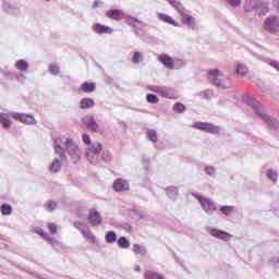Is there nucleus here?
I'll list each match as a JSON object with an SVG mask.
<instances>
[{"instance_id": "44", "label": "nucleus", "mask_w": 279, "mask_h": 279, "mask_svg": "<svg viewBox=\"0 0 279 279\" xmlns=\"http://www.w3.org/2000/svg\"><path fill=\"white\" fill-rule=\"evenodd\" d=\"M102 159L106 160V162H109V160H112V154H110L108 150L104 151Z\"/></svg>"}, {"instance_id": "13", "label": "nucleus", "mask_w": 279, "mask_h": 279, "mask_svg": "<svg viewBox=\"0 0 279 279\" xmlns=\"http://www.w3.org/2000/svg\"><path fill=\"white\" fill-rule=\"evenodd\" d=\"M88 221L93 226H101V215L96 209H90Z\"/></svg>"}, {"instance_id": "12", "label": "nucleus", "mask_w": 279, "mask_h": 279, "mask_svg": "<svg viewBox=\"0 0 279 279\" xmlns=\"http://www.w3.org/2000/svg\"><path fill=\"white\" fill-rule=\"evenodd\" d=\"M159 62H161V64H163L166 69H170V70L175 69L174 66L175 61L173 60V58L169 57V54H160Z\"/></svg>"}, {"instance_id": "22", "label": "nucleus", "mask_w": 279, "mask_h": 279, "mask_svg": "<svg viewBox=\"0 0 279 279\" xmlns=\"http://www.w3.org/2000/svg\"><path fill=\"white\" fill-rule=\"evenodd\" d=\"M36 234H39V236H41V239H45V241H48V243H56V239L53 238H49V235L47 234V232H45V230L37 228L35 230Z\"/></svg>"}, {"instance_id": "50", "label": "nucleus", "mask_w": 279, "mask_h": 279, "mask_svg": "<svg viewBox=\"0 0 279 279\" xmlns=\"http://www.w3.org/2000/svg\"><path fill=\"white\" fill-rule=\"evenodd\" d=\"M95 7L97 8V2H95Z\"/></svg>"}, {"instance_id": "21", "label": "nucleus", "mask_w": 279, "mask_h": 279, "mask_svg": "<svg viewBox=\"0 0 279 279\" xmlns=\"http://www.w3.org/2000/svg\"><path fill=\"white\" fill-rule=\"evenodd\" d=\"M95 88H97V84L85 82L81 85V90L83 93H94Z\"/></svg>"}, {"instance_id": "39", "label": "nucleus", "mask_w": 279, "mask_h": 279, "mask_svg": "<svg viewBox=\"0 0 279 279\" xmlns=\"http://www.w3.org/2000/svg\"><path fill=\"white\" fill-rule=\"evenodd\" d=\"M146 101H148V104H158L159 99H158V96L154 94H148L146 96Z\"/></svg>"}, {"instance_id": "41", "label": "nucleus", "mask_w": 279, "mask_h": 279, "mask_svg": "<svg viewBox=\"0 0 279 279\" xmlns=\"http://www.w3.org/2000/svg\"><path fill=\"white\" fill-rule=\"evenodd\" d=\"M173 110H174V112H184V110H186V107L181 102H177L173 106Z\"/></svg>"}, {"instance_id": "26", "label": "nucleus", "mask_w": 279, "mask_h": 279, "mask_svg": "<svg viewBox=\"0 0 279 279\" xmlns=\"http://www.w3.org/2000/svg\"><path fill=\"white\" fill-rule=\"evenodd\" d=\"M28 66L29 65L27 64V61L23 59L16 61L15 63V68L17 69V71H27Z\"/></svg>"}, {"instance_id": "29", "label": "nucleus", "mask_w": 279, "mask_h": 279, "mask_svg": "<svg viewBox=\"0 0 279 279\" xmlns=\"http://www.w3.org/2000/svg\"><path fill=\"white\" fill-rule=\"evenodd\" d=\"M220 213H222V215H225L226 217H230V215L234 213V206H222L220 208Z\"/></svg>"}, {"instance_id": "8", "label": "nucleus", "mask_w": 279, "mask_h": 279, "mask_svg": "<svg viewBox=\"0 0 279 279\" xmlns=\"http://www.w3.org/2000/svg\"><path fill=\"white\" fill-rule=\"evenodd\" d=\"M196 199H198L201 206H203L206 213L211 214L215 213V210H217V207H215V204H213L210 199L204 198L203 196H196Z\"/></svg>"}, {"instance_id": "48", "label": "nucleus", "mask_w": 279, "mask_h": 279, "mask_svg": "<svg viewBox=\"0 0 279 279\" xmlns=\"http://www.w3.org/2000/svg\"><path fill=\"white\" fill-rule=\"evenodd\" d=\"M54 150L57 151V154H64V149L62 148V146H60V144H57L54 146Z\"/></svg>"}, {"instance_id": "10", "label": "nucleus", "mask_w": 279, "mask_h": 279, "mask_svg": "<svg viewBox=\"0 0 279 279\" xmlns=\"http://www.w3.org/2000/svg\"><path fill=\"white\" fill-rule=\"evenodd\" d=\"M113 189L114 191H117V193H121L123 191H130V184L128 183V181L123 179H117L113 182Z\"/></svg>"}, {"instance_id": "35", "label": "nucleus", "mask_w": 279, "mask_h": 279, "mask_svg": "<svg viewBox=\"0 0 279 279\" xmlns=\"http://www.w3.org/2000/svg\"><path fill=\"white\" fill-rule=\"evenodd\" d=\"M147 137L149 138V141H151V143H158V134L156 133V131L149 130L147 132Z\"/></svg>"}, {"instance_id": "18", "label": "nucleus", "mask_w": 279, "mask_h": 279, "mask_svg": "<svg viewBox=\"0 0 279 279\" xmlns=\"http://www.w3.org/2000/svg\"><path fill=\"white\" fill-rule=\"evenodd\" d=\"M95 107V100L93 98H83L80 102L81 110H88V108Z\"/></svg>"}, {"instance_id": "46", "label": "nucleus", "mask_w": 279, "mask_h": 279, "mask_svg": "<svg viewBox=\"0 0 279 279\" xmlns=\"http://www.w3.org/2000/svg\"><path fill=\"white\" fill-rule=\"evenodd\" d=\"M230 5L236 8V5H241V0H227Z\"/></svg>"}, {"instance_id": "15", "label": "nucleus", "mask_w": 279, "mask_h": 279, "mask_svg": "<svg viewBox=\"0 0 279 279\" xmlns=\"http://www.w3.org/2000/svg\"><path fill=\"white\" fill-rule=\"evenodd\" d=\"M158 19L163 23H168V25H173V27H180V23L175 21L173 17H171V15L159 13Z\"/></svg>"}, {"instance_id": "40", "label": "nucleus", "mask_w": 279, "mask_h": 279, "mask_svg": "<svg viewBox=\"0 0 279 279\" xmlns=\"http://www.w3.org/2000/svg\"><path fill=\"white\" fill-rule=\"evenodd\" d=\"M50 234H58V226L53 222L47 225Z\"/></svg>"}, {"instance_id": "38", "label": "nucleus", "mask_w": 279, "mask_h": 279, "mask_svg": "<svg viewBox=\"0 0 279 279\" xmlns=\"http://www.w3.org/2000/svg\"><path fill=\"white\" fill-rule=\"evenodd\" d=\"M267 178L271 180V182H278V173H276L274 170L267 171Z\"/></svg>"}, {"instance_id": "3", "label": "nucleus", "mask_w": 279, "mask_h": 279, "mask_svg": "<svg viewBox=\"0 0 279 279\" xmlns=\"http://www.w3.org/2000/svg\"><path fill=\"white\" fill-rule=\"evenodd\" d=\"M244 8L246 12H252V10H259L258 14H267V12H269V9H267L265 4H258V0H246Z\"/></svg>"}, {"instance_id": "17", "label": "nucleus", "mask_w": 279, "mask_h": 279, "mask_svg": "<svg viewBox=\"0 0 279 279\" xmlns=\"http://www.w3.org/2000/svg\"><path fill=\"white\" fill-rule=\"evenodd\" d=\"M0 123H2V128H4V130H10V128L12 126V120H10V114L0 113Z\"/></svg>"}, {"instance_id": "27", "label": "nucleus", "mask_w": 279, "mask_h": 279, "mask_svg": "<svg viewBox=\"0 0 279 279\" xmlns=\"http://www.w3.org/2000/svg\"><path fill=\"white\" fill-rule=\"evenodd\" d=\"M145 279H165L162 276H160L158 272H154L151 270H148L144 274Z\"/></svg>"}, {"instance_id": "23", "label": "nucleus", "mask_w": 279, "mask_h": 279, "mask_svg": "<svg viewBox=\"0 0 279 279\" xmlns=\"http://www.w3.org/2000/svg\"><path fill=\"white\" fill-rule=\"evenodd\" d=\"M133 252L136 255L141 254L142 256H145V254H147V247H145L141 244H134L133 245Z\"/></svg>"}, {"instance_id": "37", "label": "nucleus", "mask_w": 279, "mask_h": 279, "mask_svg": "<svg viewBox=\"0 0 279 279\" xmlns=\"http://www.w3.org/2000/svg\"><path fill=\"white\" fill-rule=\"evenodd\" d=\"M106 241L108 243H114L117 241V233L114 231H109L106 234Z\"/></svg>"}, {"instance_id": "51", "label": "nucleus", "mask_w": 279, "mask_h": 279, "mask_svg": "<svg viewBox=\"0 0 279 279\" xmlns=\"http://www.w3.org/2000/svg\"><path fill=\"white\" fill-rule=\"evenodd\" d=\"M46 1H51V0H46Z\"/></svg>"}, {"instance_id": "49", "label": "nucleus", "mask_w": 279, "mask_h": 279, "mask_svg": "<svg viewBox=\"0 0 279 279\" xmlns=\"http://www.w3.org/2000/svg\"><path fill=\"white\" fill-rule=\"evenodd\" d=\"M135 271H141V266H135Z\"/></svg>"}, {"instance_id": "34", "label": "nucleus", "mask_w": 279, "mask_h": 279, "mask_svg": "<svg viewBox=\"0 0 279 279\" xmlns=\"http://www.w3.org/2000/svg\"><path fill=\"white\" fill-rule=\"evenodd\" d=\"M58 208V205L53 203L52 201H48L45 204V209L48 210V213H53Z\"/></svg>"}, {"instance_id": "19", "label": "nucleus", "mask_w": 279, "mask_h": 279, "mask_svg": "<svg viewBox=\"0 0 279 279\" xmlns=\"http://www.w3.org/2000/svg\"><path fill=\"white\" fill-rule=\"evenodd\" d=\"M102 150H104V145L101 143L93 144L87 149V156H90V154H94V155L101 154Z\"/></svg>"}, {"instance_id": "2", "label": "nucleus", "mask_w": 279, "mask_h": 279, "mask_svg": "<svg viewBox=\"0 0 279 279\" xmlns=\"http://www.w3.org/2000/svg\"><path fill=\"white\" fill-rule=\"evenodd\" d=\"M65 147L72 158V162H77V160H80V156H82V150H80L77 144L73 143V140L68 138Z\"/></svg>"}, {"instance_id": "42", "label": "nucleus", "mask_w": 279, "mask_h": 279, "mask_svg": "<svg viewBox=\"0 0 279 279\" xmlns=\"http://www.w3.org/2000/svg\"><path fill=\"white\" fill-rule=\"evenodd\" d=\"M141 60H143V54H141V52L136 51L133 54V62L134 64H138V62H141Z\"/></svg>"}, {"instance_id": "24", "label": "nucleus", "mask_w": 279, "mask_h": 279, "mask_svg": "<svg viewBox=\"0 0 279 279\" xmlns=\"http://www.w3.org/2000/svg\"><path fill=\"white\" fill-rule=\"evenodd\" d=\"M83 236L88 241V243H97V238L90 231H82Z\"/></svg>"}, {"instance_id": "25", "label": "nucleus", "mask_w": 279, "mask_h": 279, "mask_svg": "<svg viewBox=\"0 0 279 279\" xmlns=\"http://www.w3.org/2000/svg\"><path fill=\"white\" fill-rule=\"evenodd\" d=\"M170 5H172V8H175V10H178L179 14H181V12H184V7H182V3H180V0H168Z\"/></svg>"}, {"instance_id": "30", "label": "nucleus", "mask_w": 279, "mask_h": 279, "mask_svg": "<svg viewBox=\"0 0 279 279\" xmlns=\"http://www.w3.org/2000/svg\"><path fill=\"white\" fill-rule=\"evenodd\" d=\"M118 245L119 247H122V250H128V247H130V241H128V238L121 236L118 240Z\"/></svg>"}, {"instance_id": "14", "label": "nucleus", "mask_w": 279, "mask_h": 279, "mask_svg": "<svg viewBox=\"0 0 279 279\" xmlns=\"http://www.w3.org/2000/svg\"><path fill=\"white\" fill-rule=\"evenodd\" d=\"M180 15L182 17L181 23L183 25H187V27H192V28L195 27V19L193 16L189 15L185 10H183L180 13Z\"/></svg>"}, {"instance_id": "45", "label": "nucleus", "mask_w": 279, "mask_h": 279, "mask_svg": "<svg viewBox=\"0 0 279 279\" xmlns=\"http://www.w3.org/2000/svg\"><path fill=\"white\" fill-rule=\"evenodd\" d=\"M82 138H83V143H84L85 145H90V144H92L90 135L84 133V134L82 135Z\"/></svg>"}, {"instance_id": "47", "label": "nucleus", "mask_w": 279, "mask_h": 279, "mask_svg": "<svg viewBox=\"0 0 279 279\" xmlns=\"http://www.w3.org/2000/svg\"><path fill=\"white\" fill-rule=\"evenodd\" d=\"M205 171L207 175H215V169L213 167H206Z\"/></svg>"}, {"instance_id": "11", "label": "nucleus", "mask_w": 279, "mask_h": 279, "mask_svg": "<svg viewBox=\"0 0 279 279\" xmlns=\"http://www.w3.org/2000/svg\"><path fill=\"white\" fill-rule=\"evenodd\" d=\"M209 234H211V236H215L216 239H221L222 241H230V239H232V235L230 233L219 229H211L209 231Z\"/></svg>"}, {"instance_id": "28", "label": "nucleus", "mask_w": 279, "mask_h": 279, "mask_svg": "<svg viewBox=\"0 0 279 279\" xmlns=\"http://www.w3.org/2000/svg\"><path fill=\"white\" fill-rule=\"evenodd\" d=\"M148 89H150L151 93H158L159 95H163V97H167L169 95L167 89H165L163 87L154 86V87H148Z\"/></svg>"}, {"instance_id": "6", "label": "nucleus", "mask_w": 279, "mask_h": 279, "mask_svg": "<svg viewBox=\"0 0 279 279\" xmlns=\"http://www.w3.org/2000/svg\"><path fill=\"white\" fill-rule=\"evenodd\" d=\"M193 128L195 130H201L202 132H208L209 134H217L219 132V126H216L213 123L196 122L193 124Z\"/></svg>"}, {"instance_id": "36", "label": "nucleus", "mask_w": 279, "mask_h": 279, "mask_svg": "<svg viewBox=\"0 0 279 279\" xmlns=\"http://www.w3.org/2000/svg\"><path fill=\"white\" fill-rule=\"evenodd\" d=\"M0 210L2 213V215H12V206H10L9 204H3L1 207H0Z\"/></svg>"}, {"instance_id": "31", "label": "nucleus", "mask_w": 279, "mask_h": 279, "mask_svg": "<svg viewBox=\"0 0 279 279\" xmlns=\"http://www.w3.org/2000/svg\"><path fill=\"white\" fill-rule=\"evenodd\" d=\"M247 66L243 64H238L236 66V74L241 75V77H245L247 75Z\"/></svg>"}, {"instance_id": "5", "label": "nucleus", "mask_w": 279, "mask_h": 279, "mask_svg": "<svg viewBox=\"0 0 279 279\" xmlns=\"http://www.w3.org/2000/svg\"><path fill=\"white\" fill-rule=\"evenodd\" d=\"M83 125L86 126L89 132L99 133L101 132V128L97 123V120H95V117L88 114L83 118Z\"/></svg>"}, {"instance_id": "20", "label": "nucleus", "mask_w": 279, "mask_h": 279, "mask_svg": "<svg viewBox=\"0 0 279 279\" xmlns=\"http://www.w3.org/2000/svg\"><path fill=\"white\" fill-rule=\"evenodd\" d=\"M126 24L130 25V27H134L135 29H141V27H143V22L135 17L128 16Z\"/></svg>"}, {"instance_id": "32", "label": "nucleus", "mask_w": 279, "mask_h": 279, "mask_svg": "<svg viewBox=\"0 0 279 279\" xmlns=\"http://www.w3.org/2000/svg\"><path fill=\"white\" fill-rule=\"evenodd\" d=\"M61 165H60V160L56 159L54 161H52L51 166H50V171H52V173H58V171H60L61 169Z\"/></svg>"}, {"instance_id": "1", "label": "nucleus", "mask_w": 279, "mask_h": 279, "mask_svg": "<svg viewBox=\"0 0 279 279\" xmlns=\"http://www.w3.org/2000/svg\"><path fill=\"white\" fill-rule=\"evenodd\" d=\"M207 80L213 82L217 88H228V83H226V75L219 70H209L207 72Z\"/></svg>"}, {"instance_id": "16", "label": "nucleus", "mask_w": 279, "mask_h": 279, "mask_svg": "<svg viewBox=\"0 0 279 279\" xmlns=\"http://www.w3.org/2000/svg\"><path fill=\"white\" fill-rule=\"evenodd\" d=\"M93 32L96 34H112V27L96 23L93 25Z\"/></svg>"}, {"instance_id": "43", "label": "nucleus", "mask_w": 279, "mask_h": 279, "mask_svg": "<svg viewBox=\"0 0 279 279\" xmlns=\"http://www.w3.org/2000/svg\"><path fill=\"white\" fill-rule=\"evenodd\" d=\"M49 71H50V73H52V75H58V73H60V66H58L56 64H51L49 66Z\"/></svg>"}, {"instance_id": "33", "label": "nucleus", "mask_w": 279, "mask_h": 279, "mask_svg": "<svg viewBox=\"0 0 279 279\" xmlns=\"http://www.w3.org/2000/svg\"><path fill=\"white\" fill-rule=\"evenodd\" d=\"M259 117H262V119H264V121L267 123V125H269L270 128H274V125H276V121L267 116V114H259Z\"/></svg>"}, {"instance_id": "9", "label": "nucleus", "mask_w": 279, "mask_h": 279, "mask_svg": "<svg viewBox=\"0 0 279 279\" xmlns=\"http://www.w3.org/2000/svg\"><path fill=\"white\" fill-rule=\"evenodd\" d=\"M107 19H111L112 21H123L125 19V13L119 9L108 10L106 12Z\"/></svg>"}, {"instance_id": "4", "label": "nucleus", "mask_w": 279, "mask_h": 279, "mask_svg": "<svg viewBox=\"0 0 279 279\" xmlns=\"http://www.w3.org/2000/svg\"><path fill=\"white\" fill-rule=\"evenodd\" d=\"M10 117H12V119L15 121H20V123H25L26 125H36V119L32 114L13 112L10 114Z\"/></svg>"}, {"instance_id": "7", "label": "nucleus", "mask_w": 279, "mask_h": 279, "mask_svg": "<svg viewBox=\"0 0 279 279\" xmlns=\"http://www.w3.org/2000/svg\"><path fill=\"white\" fill-rule=\"evenodd\" d=\"M265 29L270 32V34H276L279 32V20L276 16L268 17L265 21Z\"/></svg>"}]
</instances>
